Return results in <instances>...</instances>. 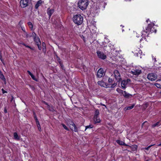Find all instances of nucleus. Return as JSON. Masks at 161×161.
Returning <instances> with one entry per match:
<instances>
[{
  "instance_id": "f03ea898",
  "label": "nucleus",
  "mask_w": 161,
  "mask_h": 161,
  "mask_svg": "<svg viewBox=\"0 0 161 161\" xmlns=\"http://www.w3.org/2000/svg\"><path fill=\"white\" fill-rule=\"evenodd\" d=\"M73 20L75 24L80 25L82 23L83 18L80 14H76L74 16Z\"/></svg>"
},
{
  "instance_id": "c9c22d12",
  "label": "nucleus",
  "mask_w": 161,
  "mask_h": 161,
  "mask_svg": "<svg viewBox=\"0 0 161 161\" xmlns=\"http://www.w3.org/2000/svg\"><path fill=\"white\" fill-rule=\"evenodd\" d=\"M113 80L111 78H109L108 79V81L109 82H112L113 81Z\"/></svg>"
},
{
  "instance_id": "3c124183",
  "label": "nucleus",
  "mask_w": 161,
  "mask_h": 161,
  "mask_svg": "<svg viewBox=\"0 0 161 161\" xmlns=\"http://www.w3.org/2000/svg\"><path fill=\"white\" fill-rule=\"evenodd\" d=\"M39 130L40 131L41 130V128L40 127L39 129Z\"/></svg>"
},
{
  "instance_id": "4c0bfd02",
  "label": "nucleus",
  "mask_w": 161,
  "mask_h": 161,
  "mask_svg": "<svg viewBox=\"0 0 161 161\" xmlns=\"http://www.w3.org/2000/svg\"><path fill=\"white\" fill-rule=\"evenodd\" d=\"M4 112L5 113H7V111L6 108H5L4 110Z\"/></svg>"
},
{
  "instance_id": "603ef678",
  "label": "nucleus",
  "mask_w": 161,
  "mask_h": 161,
  "mask_svg": "<svg viewBox=\"0 0 161 161\" xmlns=\"http://www.w3.org/2000/svg\"><path fill=\"white\" fill-rule=\"evenodd\" d=\"M45 104H46V105H47V103H46V102H45Z\"/></svg>"
},
{
  "instance_id": "e433bc0d",
  "label": "nucleus",
  "mask_w": 161,
  "mask_h": 161,
  "mask_svg": "<svg viewBox=\"0 0 161 161\" xmlns=\"http://www.w3.org/2000/svg\"><path fill=\"white\" fill-rule=\"evenodd\" d=\"M155 85L158 87H160V85L159 84L156 83V84Z\"/></svg>"
},
{
  "instance_id": "39448f33",
  "label": "nucleus",
  "mask_w": 161,
  "mask_h": 161,
  "mask_svg": "<svg viewBox=\"0 0 161 161\" xmlns=\"http://www.w3.org/2000/svg\"><path fill=\"white\" fill-rule=\"evenodd\" d=\"M31 0H21L20 4V6L22 8H25L28 5V3Z\"/></svg>"
},
{
  "instance_id": "f3484780",
  "label": "nucleus",
  "mask_w": 161,
  "mask_h": 161,
  "mask_svg": "<svg viewBox=\"0 0 161 161\" xmlns=\"http://www.w3.org/2000/svg\"><path fill=\"white\" fill-rule=\"evenodd\" d=\"M160 125H161V122H160V121L156 123L153 124L152 125V127H158Z\"/></svg>"
},
{
  "instance_id": "1a4fd4ad",
  "label": "nucleus",
  "mask_w": 161,
  "mask_h": 161,
  "mask_svg": "<svg viewBox=\"0 0 161 161\" xmlns=\"http://www.w3.org/2000/svg\"><path fill=\"white\" fill-rule=\"evenodd\" d=\"M54 9H50L49 8L47 9V13L49 16V18H50L52 14L54 12Z\"/></svg>"
},
{
  "instance_id": "8fccbe9b",
  "label": "nucleus",
  "mask_w": 161,
  "mask_h": 161,
  "mask_svg": "<svg viewBox=\"0 0 161 161\" xmlns=\"http://www.w3.org/2000/svg\"><path fill=\"white\" fill-rule=\"evenodd\" d=\"M22 30L24 31L25 32V29H24L23 28H22Z\"/></svg>"
},
{
  "instance_id": "f8f14e48",
  "label": "nucleus",
  "mask_w": 161,
  "mask_h": 161,
  "mask_svg": "<svg viewBox=\"0 0 161 161\" xmlns=\"http://www.w3.org/2000/svg\"><path fill=\"white\" fill-rule=\"evenodd\" d=\"M70 125V128L72 130H74L75 132H77L78 131V129L76 127L75 125L73 122H71Z\"/></svg>"
},
{
  "instance_id": "13d9d810",
  "label": "nucleus",
  "mask_w": 161,
  "mask_h": 161,
  "mask_svg": "<svg viewBox=\"0 0 161 161\" xmlns=\"http://www.w3.org/2000/svg\"><path fill=\"white\" fill-rule=\"evenodd\" d=\"M154 60H155V61H156V58H155Z\"/></svg>"
},
{
  "instance_id": "9b49d317",
  "label": "nucleus",
  "mask_w": 161,
  "mask_h": 161,
  "mask_svg": "<svg viewBox=\"0 0 161 161\" xmlns=\"http://www.w3.org/2000/svg\"><path fill=\"white\" fill-rule=\"evenodd\" d=\"M131 73L133 75H138L141 73V70L140 69H136L131 70Z\"/></svg>"
},
{
  "instance_id": "5701e85b",
  "label": "nucleus",
  "mask_w": 161,
  "mask_h": 161,
  "mask_svg": "<svg viewBox=\"0 0 161 161\" xmlns=\"http://www.w3.org/2000/svg\"><path fill=\"white\" fill-rule=\"evenodd\" d=\"M134 106V105L132 104L131 106L126 107H125V110H130L131 109H132L133 108Z\"/></svg>"
},
{
  "instance_id": "f704fd0d",
  "label": "nucleus",
  "mask_w": 161,
  "mask_h": 161,
  "mask_svg": "<svg viewBox=\"0 0 161 161\" xmlns=\"http://www.w3.org/2000/svg\"><path fill=\"white\" fill-rule=\"evenodd\" d=\"M24 46H25L26 47H28V48H30V49H32V48L30 47L29 46H28V45H25V44H23Z\"/></svg>"
},
{
  "instance_id": "20e7f679",
  "label": "nucleus",
  "mask_w": 161,
  "mask_h": 161,
  "mask_svg": "<svg viewBox=\"0 0 161 161\" xmlns=\"http://www.w3.org/2000/svg\"><path fill=\"white\" fill-rule=\"evenodd\" d=\"M114 76L115 77V79L117 82H119L121 80V79L120 74L119 71L117 70H115L114 71Z\"/></svg>"
},
{
  "instance_id": "4be33fe9",
  "label": "nucleus",
  "mask_w": 161,
  "mask_h": 161,
  "mask_svg": "<svg viewBox=\"0 0 161 161\" xmlns=\"http://www.w3.org/2000/svg\"><path fill=\"white\" fill-rule=\"evenodd\" d=\"M14 138L17 140H19L20 139L19 137L18 136L17 133L16 132H14Z\"/></svg>"
},
{
  "instance_id": "09e8293b",
  "label": "nucleus",
  "mask_w": 161,
  "mask_h": 161,
  "mask_svg": "<svg viewBox=\"0 0 161 161\" xmlns=\"http://www.w3.org/2000/svg\"><path fill=\"white\" fill-rule=\"evenodd\" d=\"M158 146H161V143L158 145Z\"/></svg>"
},
{
  "instance_id": "393cba45",
  "label": "nucleus",
  "mask_w": 161,
  "mask_h": 161,
  "mask_svg": "<svg viewBox=\"0 0 161 161\" xmlns=\"http://www.w3.org/2000/svg\"><path fill=\"white\" fill-rule=\"evenodd\" d=\"M116 91L121 95H123L124 91L119 88H118L116 89Z\"/></svg>"
},
{
  "instance_id": "6ab92c4d",
  "label": "nucleus",
  "mask_w": 161,
  "mask_h": 161,
  "mask_svg": "<svg viewBox=\"0 0 161 161\" xmlns=\"http://www.w3.org/2000/svg\"><path fill=\"white\" fill-rule=\"evenodd\" d=\"M42 1L41 0L39 1L35 5V8L36 9H37L38 7L41 5Z\"/></svg>"
},
{
  "instance_id": "7c9ffc66",
  "label": "nucleus",
  "mask_w": 161,
  "mask_h": 161,
  "mask_svg": "<svg viewBox=\"0 0 161 161\" xmlns=\"http://www.w3.org/2000/svg\"><path fill=\"white\" fill-rule=\"evenodd\" d=\"M1 54H2V53H1V51H0V59L1 61L2 62L3 64L4 65L5 64L4 63V62H3L2 59V56Z\"/></svg>"
},
{
  "instance_id": "a211bd4d",
  "label": "nucleus",
  "mask_w": 161,
  "mask_h": 161,
  "mask_svg": "<svg viewBox=\"0 0 161 161\" xmlns=\"http://www.w3.org/2000/svg\"><path fill=\"white\" fill-rule=\"evenodd\" d=\"M98 84L104 87L106 85L105 83L102 81H99L97 82Z\"/></svg>"
},
{
  "instance_id": "6e6552de",
  "label": "nucleus",
  "mask_w": 161,
  "mask_h": 161,
  "mask_svg": "<svg viewBox=\"0 0 161 161\" xmlns=\"http://www.w3.org/2000/svg\"><path fill=\"white\" fill-rule=\"evenodd\" d=\"M130 82V79H127V80H124L122 81L121 83V86L123 89H125L126 87V85L127 84Z\"/></svg>"
},
{
  "instance_id": "c756f323",
  "label": "nucleus",
  "mask_w": 161,
  "mask_h": 161,
  "mask_svg": "<svg viewBox=\"0 0 161 161\" xmlns=\"http://www.w3.org/2000/svg\"><path fill=\"white\" fill-rule=\"evenodd\" d=\"M62 125L64 127V128L67 130H69V129L64 124H62Z\"/></svg>"
},
{
  "instance_id": "37998d69",
  "label": "nucleus",
  "mask_w": 161,
  "mask_h": 161,
  "mask_svg": "<svg viewBox=\"0 0 161 161\" xmlns=\"http://www.w3.org/2000/svg\"><path fill=\"white\" fill-rule=\"evenodd\" d=\"M34 117L35 119H36V118H37L36 116V114H35L34 113Z\"/></svg>"
},
{
  "instance_id": "4468645a",
  "label": "nucleus",
  "mask_w": 161,
  "mask_h": 161,
  "mask_svg": "<svg viewBox=\"0 0 161 161\" xmlns=\"http://www.w3.org/2000/svg\"><path fill=\"white\" fill-rule=\"evenodd\" d=\"M93 120L94 123H99L101 121L98 116H94Z\"/></svg>"
},
{
  "instance_id": "cd10ccee",
  "label": "nucleus",
  "mask_w": 161,
  "mask_h": 161,
  "mask_svg": "<svg viewBox=\"0 0 161 161\" xmlns=\"http://www.w3.org/2000/svg\"><path fill=\"white\" fill-rule=\"evenodd\" d=\"M99 114V111L98 110H97L95 111V115L94 116L98 117Z\"/></svg>"
},
{
  "instance_id": "a19ab883",
  "label": "nucleus",
  "mask_w": 161,
  "mask_h": 161,
  "mask_svg": "<svg viewBox=\"0 0 161 161\" xmlns=\"http://www.w3.org/2000/svg\"><path fill=\"white\" fill-rule=\"evenodd\" d=\"M35 120H36V124L39 123V122L38 121V119H37V118H36V119H35Z\"/></svg>"
},
{
  "instance_id": "6e6d98bb",
  "label": "nucleus",
  "mask_w": 161,
  "mask_h": 161,
  "mask_svg": "<svg viewBox=\"0 0 161 161\" xmlns=\"http://www.w3.org/2000/svg\"><path fill=\"white\" fill-rule=\"evenodd\" d=\"M148 20H147V22L148 21Z\"/></svg>"
},
{
  "instance_id": "473e14b6",
  "label": "nucleus",
  "mask_w": 161,
  "mask_h": 161,
  "mask_svg": "<svg viewBox=\"0 0 161 161\" xmlns=\"http://www.w3.org/2000/svg\"><path fill=\"white\" fill-rule=\"evenodd\" d=\"M37 45L38 47V49L40 50H41V44H38Z\"/></svg>"
},
{
  "instance_id": "72a5a7b5",
  "label": "nucleus",
  "mask_w": 161,
  "mask_h": 161,
  "mask_svg": "<svg viewBox=\"0 0 161 161\" xmlns=\"http://www.w3.org/2000/svg\"><path fill=\"white\" fill-rule=\"evenodd\" d=\"M2 92L3 94L4 93H7V92L6 91H5L3 89H2Z\"/></svg>"
},
{
  "instance_id": "f257e3e1",
  "label": "nucleus",
  "mask_w": 161,
  "mask_h": 161,
  "mask_svg": "<svg viewBox=\"0 0 161 161\" xmlns=\"http://www.w3.org/2000/svg\"><path fill=\"white\" fill-rule=\"evenodd\" d=\"M89 4V0H79L78 5L79 8L82 10L86 8Z\"/></svg>"
},
{
  "instance_id": "dca6fc26",
  "label": "nucleus",
  "mask_w": 161,
  "mask_h": 161,
  "mask_svg": "<svg viewBox=\"0 0 161 161\" xmlns=\"http://www.w3.org/2000/svg\"><path fill=\"white\" fill-rule=\"evenodd\" d=\"M0 78L2 80H3L5 82V83H6V79L5 78L4 75L2 74V72L1 70H0Z\"/></svg>"
},
{
  "instance_id": "4d7b16f0",
  "label": "nucleus",
  "mask_w": 161,
  "mask_h": 161,
  "mask_svg": "<svg viewBox=\"0 0 161 161\" xmlns=\"http://www.w3.org/2000/svg\"><path fill=\"white\" fill-rule=\"evenodd\" d=\"M124 31V30H122V31L123 32Z\"/></svg>"
},
{
  "instance_id": "412c9836",
  "label": "nucleus",
  "mask_w": 161,
  "mask_h": 161,
  "mask_svg": "<svg viewBox=\"0 0 161 161\" xmlns=\"http://www.w3.org/2000/svg\"><path fill=\"white\" fill-rule=\"evenodd\" d=\"M154 144H153L152 145H150L148 146L147 147L143 148H142V150H144L145 152L147 153V152L145 150H148L152 146H154Z\"/></svg>"
},
{
  "instance_id": "c85d7f7f",
  "label": "nucleus",
  "mask_w": 161,
  "mask_h": 161,
  "mask_svg": "<svg viewBox=\"0 0 161 161\" xmlns=\"http://www.w3.org/2000/svg\"><path fill=\"white\" fill-rule=\"evenodd\" d=\"M31 77L34 80L37 81L38 80H37V79L35 78V76L33 75H31Z\"/></svg>"
},
{
  "instance_id": "ddd939ff",
  "label": "nucleus",
  "mask_w": 161,
  "mask_h": 161,
  "mask_svg": "<svg viewBox=\"0 0 161 161\" xmlns=\"http://www.w3.org/2000/svg\"><path fill=\"white\" fill-rule=\"evenodd\" d=\"M123 95L125 97L127 98L131 97L132 96V95L130 94L129 93L126 92L125 91H124V92Z\"/></svg>"
},
{
  "instance_id": "ea45409f",
  "label": "nucleus",
  "mask_w": 161,
  "mask_h": 161,
  "mask_svg": "<svg viewBox=\"0 0 161 161\" xmlns=\"http://www.w3.org/2000/svg\"><path fill=\"white\" fill-rule=\"evenodd\" d=\"M27 72L30 75V76L32 74L29 70L27 71Z\"/></svg>"
},
{
  "instance_id": "7ed1b4c3",
  "label": "nucleus",
  "mask_w": 161,
  "mask_h": 161,
  "mask_svg": "<svg viewBox=\"0 0 161 161\" xmlns=\"http://www.w3.org/2000/svg\"><path fill=\"white\" fill-rule=\"evenodd\" d=\"M26 36L27 37L32 36L33 37L34 41L36 45H37L38 44H41L39 38L38 36H37L36 34L34 32H33L31 35L27 34Z\"/></svg>"
},
{
  "instance_id": "864d4df0",
  "label": "nucleus",
  "mask_w": 161,
  "mask_h": 161,
  "mask_svg": "<svg viewBox=\"0 0 161 161\" xmlns=\"http://www.w3.org/2000/svg\"><path fill=\"white\" fill-rule=\"evenodd\" d=\"M121 26L122 27H124V26H122V25H121Z\"/></svg>"
},
{
  "instance_id": "9d476101",
  "label": "nucleus",
  "mask_w": 161,
  "mask_h": 161,
  "mask_svg": "<svg viewBox=\"0 0 161 161\" xmlns=\"http://www.w3.org/2000/svg\"><path fill=\"white\" fill-rule=\"evenodd\" d=\"M103 71L102 68H100L98 71L97 73V76L98 77L101 78L103 75Z\"/></svg>"
},
{
  "instance_id": "c03bdc74",
  "label": "nucleus",
  "mask_w": 161,
  "mask_h": 161,
  "mask_svg": "<svg viewBox=\"0 0 161 161\" xmlns=\"http://www.w3.org/2000/svg\"><path fill=\"white\" fill-rule=\"evenodd\" d=\"M101 105H102V106H105V107H106V106H105V105L104 104H102V103H101Z\"/></svg>"
},
{
  "instance_id": "b1692460",
  "label": "nucleus",
  "mask_w": 161,
  "mask_h": 161,
  "mask_svg": "<svg viewBox=\"0 0 161 161\" xmlns=\"http://www.w3.org/2000/svg\"><path fill=\"white\" fill-rule=\"evenodd\" d=\"M116 142L120 145H125L127 146V145L125 144L123 142L119 140H117Z\"/></svg>"
},
{
  "instance_id": "423d86ee",
  "label": "nucleus",
  "mask_w": 161,
  "mask_h": 161,
  "mask_svg": "<svg viewBox=\"0 0 161 161\" xmlns=\"http://www.w3.org/2000/svg\"><path fill=\"white\" fill-rule=\"evenodd\" d=\"M97 53L98 57L101 59L104 60L107 58L106 55L102 52L98 51H97Z\"/></svg>"
},
{
  "instance_id": "a878e982",
  "label": "nucleus",
  "mask_w": 161,
  "mask_h": 161,
  "mask_svg": "<svg viewBox=\"0 0 161 161\" xmlns=\"http://www.w3.org/2000/svg\"><path fill=\"white\" fill-rule=\"evenodd\" d=\"M28 25L29 27V28L31 30H32L33 28V25L32 24V23L29 22L28 23Z\"/></svg>"
},
{
  "instance_id": "58836bf2",
  "label": "nucleus",
  "mask_w": 161,
  "mask_h": 161,
  "mask_svg": "<svg viewBox=\"0 0 161 161\" xmlns=\"http://www.w3.org/2000/svg\"><path fill=\"white\" fill-rule=\"evenodd\" d=\"M117 84L116 83H114V84H113L112 85L111 87H114V86H115L117 85Z\"/></svg>"
},
{
  "instance_id": "0eeeda50",
  "label": "nucleus",
  "mask_w": 161,
  "mask_h": 161,
  "mask_svg": "<svg viewBox=\"0 0 161 161\" xmlns=\"http://www.w3.org/2000/svg\"><path fill=\"white\" fill-rule=\"evenodd\" d=\"M147 78L151 81L155 80L157 78L156 75L153 73L149 74L147 75Z\"/></svg>"
},
{
  "instance_id": "bb28decb",
  "label": "nucleus",
  "mask_w": 161,
  "mask_h": 161,
  "mask_svg": "<svg viewBox=\"0 0 161 161\" xmlns=\"http://www.w3.org/2000/svg\"><path fill=\"white\" fill-rule=\"evenodd\" d=\"M93 126L92 125H88L86 126V129L85 130V131L87 129H90L93 128Z\"/></svg>"
},
{
  "instance_id": "5fc2aeb1",
  "label": "nucleus",
  "mask_w": 161,
  "mask_h": 161,
  "mask_svg": "<svg viewBox=\"0 0 161 161\" xmlns=\"http://www.w3.org/2000/svg\"><path fill=\"white\" fill-rule=\"evenodd\" d=\"M148 20H147V22L148 21Z\"/></svg>"
},
{
  "instance_id": "79ce46f5",
  "label": "nucleus",
  "mask_w": 161,
  "mask_h": 161,
  "mask_svg": "<svg viewBox=\"0 0 161 161\" xmlns=\"http://www.w3.org/2000/svg\"><path fill=\"white\" fill-rule=\"evenodd\" d=\"M37 127L38 128V129H39V128L40 127V125L39 123H38L37 124Z\"/></svg>"
},
{
  "instance_id": "a18cd8bd",
  "label": "nucleus",
  "mask_w": 161,
  "mask_h": 161,
  "mask_svg": "<svg viewBox=\"0 0 161 161\" xmlns=\"http://www.w3.org/2000/svg\"><path fill=\"white\" fill-rule=\"evenodd\" d=\"M146 123V122H144L142 124V126H143Z\"/></svg>"
},
{
  "instance_id": "49530a36",
  "label": "nucleus",
  "mask_w": 161,
  "mask_h": 161,
  "mask_svg": "<svg viewBox=\"0 0 161 161\" xmlns=\"http://www.w3.org/2000/svg\"><path fill=\"white\" fill-rule=\"evenodd\" d=\"M14 98L13 97V96H12V99H11V101H12V100Z\"/></svg>"
},
{
  "instance_id": "aec40b11",
  "label": "nucleus",
  "mask_w": 161,
  "mask_h": 161,
  "mask_svg": "<svg viewBox=\"0 0 161 161\" xmlns=\"http://www.w3.org/2000/svg\"><path fill=\"white\" fill-rule=\"evenodd\" d=\"M42 51L44 53L46 52V46L45 43L43 42L42 43Z\"/></svg>"
},
{
  "instance_id": "2f4dec72",
  "label": "nucleus",
  "mask_w": 161,
  "mask_h": 161,
  "mask_svg": "<svg viewBox=\"0 0 161 161\" xmlns=\"http://www.w3.org/2000/svg\"><path fill=\"white\" fill-rule=\"evenodd\" d=\"M154 25V24H149L148 25V28H150V29L151 28V27H152Z\"/></svg>"
},
{
  "instance_id": "2eb2a0df",
  "label": "nucleus",
  "mask_w": 161,
  "mask_h": 161,
  "mask_svg": "<svg viewBox=\"0 0 161 161\" xmlns=\"http://www.w3.org/2000/svg\"><path fill=\"white\" fill-rule=\"evenodd\" d=\"M127 146L128 147V148H131L132 151H134L136 150L137 147L136 145L129 146L127 145Z\"/></svg>"
},
{
  "instance_id": "de8ad7c7",
  "label": "nucleus",
  "mask_w": 161,
  "mask_h": 161,
  "mask_svg": "<svg viewBox=\"0 0 161 161\" xmlns=\"http://www.w3.org/2000/svg\"><path fill=\"white\" fill-rule=\"evenodd\" d=\"M145 32V31H143L142 33V36L143 35V34H144V32Z\"/></svg>"
}]
</instances>
